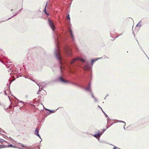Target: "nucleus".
I'll return each mask as SVG.
<instances>
[{"label":"nucleus","mask_w":149,"mask_h":149,"mask_svg":"<svg viewBox=\"0 0 149 149\" xmlns=\"http://www.w3.org/2000/svg\"><path fill=\"white\" fill-rule=\"evenodd\" d=\"M86 90L87 91H91V88L90 86H89L86 88Z\"/></svg>","instance_id":"9b49d317"},{"label":"nucleus","mask_w":149,"mask_h":149,"mask_svg":"<svg viewBox=\"0 0 149 149\" xmlns=\"http://www.w3.org/2000/svg\"><path fill=\"white\" fill-rule=\"evenodd\" d=\"M55 55L56 57L59 60L60 63H61V58L59 53V51H57L55 52Z\"/></svg>","instance_id":"f03ea898"},{"label":"nucleus","mask_w":149,"mask_h":149,"mask_svg":"<svg viewBox=\"0 0 149 149\" xmlns=\"http://www.w3.org/2000/svg\"><path fill=\"white\" fill-rule=\"evenodd\" d=\"M48 22H49V25L52 28L53 30H54L55 29V27L54 26V23L50 19H49Z\"/></svg>","instance_id":"20e7f679"},{"label":"nucleus","mask_w":149,"mask_h":149,"mask_svg":"<svg viewBox=\"0 0 149 149\" xmlns=\"http://www.w3.org/2000/svg\"><path fill=\"white\" fill-rule=\"evenodd\" d=\"M35 134L36 135L38 136L39 137H40V136L38 134V130L37 128L36 129V130H35Z\"/></svg>","instance_id":"6e6552de"},{"label":"nucleus","mask_w":149,"mask_h":149,"mask_svg":"<svg viewBox=\"0 0 149 149\" xmlns=\"http://www.w3.org/2000/svg\"><path fill=\"white\" fill-rule=\"evenodd\" d=\"M69 33L70 34L71 37L73 39H74V36L72 33V30L71 29H69Z\"/></svg>","instance_id":"0eeeda50"},{"label":"nucleus","mask_w":149,"mask_h":149,"mask_svg":"<svg viewBox=\"0 0 149 149\" xmlns=\"http://www.w3.org/2000/svg\"><path fill=\"white\" fill-rule=\"evenodd\" d=\"M22 146L23 147H24V146L23 145H22Z\"/></svg>","instance_id":"aec40b11"},{"label":"nucleus","mask_w":149,"mask_h":149,"mask_svg":"<svg viewBox=\"0 0 149 149\" xmlns=\"http://www.w3.org/2000/svg\"><path fill=\"white\" fill-rule=\"evenodd\" d=\"M92 97H93V98H94V99H95V97H94V96H93V95H92Z\"/></svg>","instance_id":"f3484780"},{"label":"nucleus","mask_w":149,"mask_h":149,"mask_svg":"<svg viewBox=\"0 0 149 149\" xmlns=\"http://www.w3.org/2000/svg\"><path fill=\"white\" fill-rule=\"evenodd\" d=\"M100 58H99L98 59H93L91 61V64L92 65H93V63L94 62H95L98 59H100Z\"/></svg>","instance_id":"9d476101"},{"label":"nucleus","mask_w":149,"mask_h":149,"mask_svg":"<svg viewBox=\"0 0 149 149\" xmlns=\"http://www.w3.org/2000/svg\"><path fill=\"white\" fill-rule=\"evenodd\" d=\"M90 68V66L88 64H87L84 67V69L85 70H89Z\"/></svg>","instance_id":"39448f33"},{"label":"nucleus","mask_w":149,"mask_h":149,"mask_svg":"<svg viewBox=\"0 0 149 149\" xmlns=\"http://www.w3.org/2000/svg\"><path fill=\"white\" fill-rule=\"evenodd\" d=\"M0 146H1V145H0Z\"/></svg>","instance_id":"412c9836"},{"label":"nucleus","mask_w":149,"mask_h":149,"mask_svg":"<svg viewBox=\"0 0 149 149\" xmlns=\"http://www.w3.org/2000/svg\"><path fill=\"white\" fill-rule=\"evenodd\" d=\"M8 146L9 147H14V146L12 144L9 145Z\"/></svg>","instance_id":"4468645a"},{"label":"nucleus","mask_w":149,"mask_h":149,"mask_svg":"<svg viewBox=\"0 0 149 149\" xmlns=\"http://www.w3.org/2000/svg\"><path fill=\"white\" fill-rule=\"evenodd\" d=\"M67 19H69V20H70V16H69V15H68V16H67Z\"/></svg>","instance_id":"2eb2a0df"},{"label":"nucleus","mask_w":149,"mask_h":149,"mask_svg":"<svg viewBox=\"0 0 149 149\" xmlns=\"http://www.w3.org/2000/svg\"><path fill=\"white\" fill-rule=\"evenodd\" d=\"M65 53L68 55L70 56L71 54V50L70 48H66V49L65 48Z\"/></svg>","instance_id":"7ed1b4c3"},{"label":"nucleus","mask_w":149,"mask_h":149,"mask_svg":"<svg viewBox=\"0 0 149 149\" xmlns=\"http://www.w3.org/2000/svg\"><path fill=\"white\" fill-rule=\"evenodd\" d=\"M100 58H99L98 59H93L91 61V64L92 65H93V63L94 62H95L98 59H100Z\"/></svg>","instance_id":"1a4fd4ad"},{"label":"nucleus","mask_w":149,"mask_h":149,"mask_svg":"<svg viewBox=\"0 0 149 149\" xmlns=\"http://www.w3.org/2000/svg\"><path fill=\"white\" fill-rule=\"evenodd\" d=\"M113 149H116V148L115 147L113 148Z\"/></svg>","instance_id":"6ab92c4d"},{"label":"nucleus","mask_w":149,"mask_h":149,"mask_svg":"<svg viewBox=\"0 0 149 149\" xmlns=\"http://www.w3.org/2000/svg\"><path fill=\"white\" fill-rule=\"evenodd\" d=\"M60 80L61 81L63 82H65V81L64 80L63 78H62V77H60Z\"/></svg>","instance_id":"f8f14e48"},{"label":"nucleus","mask_w":149,"mask_h":149,"mask_svg":"<svg viewBox=\"0 0 149 149\" xmlns=\"http://www.w3.org/2000/svg\"><path fill=\"white\" fill-rule=\"evenodd\" d=\"M102 134V133H100L99 132L94 134V136L97 138H99L100 135Z\"/></svg>","instance_id":"423d86ee"},{"label":"nucleus","mask_w":149,"mask_h":149,"mask_svg":"<svg viewBox=\"0 0 149 149\" xmlns=\"http://www.w3.org/2000/svg\"><path fill=\"white\" fill-rule=\"evenodd\" d=\"M92 97H93V98H94V99H95V97H94V96H93V95H92Z\"/></svg>","instance_id":"a211bd4d"},{"label":"nucleus","mask_w":149,"mask_h":149,"mask_svg":"<svg viewBox=\"0 0 149 149\" xmlns=\"http://www.w3.org/2000/svg\"><path fill=\"white\" fill-rule=\"evenodd\" d=\"M62 66H61L60 67V69L61 71H62Z\"/></svg>","instance_id":"dca6fc26"},{"label":"nucleus","mask_w":149,"mask_h":149,"mask_svg":"<svg viewBox=\"0 0 149 149\" xmlns=\"http://www.w3.org/2000/svg\"><path fill=\"white\" fill-rule=\"evenodd\" d=\"M46 6H47V4L46 5V6H45V11H44V12L47 15H48L49 14L47 13L46 11Z\"/></svg>","instance_id":"ddd939ff"},{"label":"nucleus","mask_w":149,"mask_h":149,"mask_svg":"<svg viewBox=\"0 0 149 149\" xmlns=\"http://www.w3.org/2000/svg\"><path fill=\"white\" fill-rule=\"evenodd\" d=\"M77 60H79L81 61L82 62H84L85 61V60L84 59H83L79 57H77L76 58H73L71 62V64H72L74 63Z\"/></svg>","instance_id":"f257e3e1"}]
</instances>
